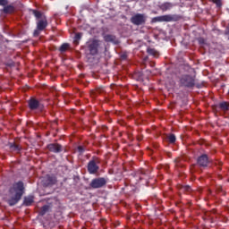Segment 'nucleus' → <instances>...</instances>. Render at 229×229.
Here are the masks:
<instances>
[{"label":"nucleus","mask_w":229,"mask_h":229,"mask_svg":"<svg viewBox=\"0 0 229 229\" xmlns=\"http://www.w3.org/2000/svg\"><path fill=\"white\" fill-rule=\"evenodd\" d=\"M24 191V183L22 182H18L13 184V188L10 189V199L7 200L10 207H13V205H17L21 199L22 198Z\"/></svg>","instance_id":"1"},{"label":"nucleus","mask_w":229,"mask_h":229,"mask_svg":"<svg viewBox=\"0 0 229 229\" xmlns=\"http://www.w3.org/2000/svg\"><path fill=\"white\" fill-rule=\"evenodd\" d=\"M86 47L89 52V55L96 56L99 53V48L101 47V41L96 38H90L86 43Z\"/></svg>","instance_id":"2"},{"label":"nucleus","mask_w":229,"mask_h":229,"mask_svg":"<svg viewBox=\"0 0 229 229\" xmlns=\"http://www.w3.org/2000/svg\"><path fill=\"white\" fill-rule=\"evenodd\" d=\"M180 85L187 89H192L196 85V78L192 75L183 74L180 78Z\"/></svg>","instance_id":"3"},{"label":"nucleus","mask_w":229,"mask_h":229,"mask_svg":"<svg viewBox=\"0 0 229 229\" xmlns=\"http://www.w3.org/2000/svg\"><path fill=\"white\" fill-rule=\"evenodd\" d=\"M146 19L148 17L145 14L136 13L131 18V22L135 26H142V24H146Z\"/></svg>","instance_id":"4"},{"label":"nucleus","mask_w":229,"mask_h":229,"mask_svg":"<svg viewBox=\"0 0 229 229\" xmlns=\"http://www.w3.org/2000/svg\"><path fill=\"white\" fill-rule=\"evenodd\" d=\"M106 185V179L104 177L95 178L89 183L91 189H101Z\"/></svg>","instance_id":"5"},{"label":"nucleus","mask_w":229,"mask_h":229,"mask_svg":"<svg viewBox=\"0 0 229 229\" xmlns=\"http://www.w3.org/2000/svg\"><path fill=\"white\" fill-rule=\"evenodd\" d=\"M173 21H176V16L171 14L157 16L152 19V22H173Z\"/></svg>","instance_id":"6"},{"label":"nucleus","mask_w":229,"mask_h":229,"mask_svg":"<svg viewBox=\"0 0 229 229\" xmlns=\"http://www.w3.org/2000/svg\"><path fill=\"white\" fill-rule=\"evenodd\" d=\"M41 183L44 187H53L56 183V177L53 175H46L42 177Z\"/></svg>","instance_id":"7"},{"label":"nucleus","mask_w":229,"mask_h":229,"mask_svg":"<svg viewBox=\"0 0 229 229\" xmlns=\"http://www.w3.org/2000/svg\"><path fill=\"white\" fill-rule=\"evenodd\" d=\"M88 171L89 174H96L97 171H99V166L96 164V161L91 160L88 164Z\"/></svg>","instance_id":"8"},{"label":"nucleus","mask_w":229,"mask_h":229,"mask_svg":"<svg viewBox=\"0 0 229 229\" xmlns=\"http://www.w3.org/2000/svg\"><path fill=\"white\" fill-rule=\"evenodd\" d=\"M197 162L200 167H207V165H208V157L202 155L198 158Z\"/></svg>","instance_id":"9"},{"label":"nucleus","mask_w":229,"mask_h":229,"mask_svg":"<svg viewBox=\"0 0 229 229\" xmlns=\"http://www.w3.org/2000/svg\"><path fill=\"white\" fill-rule=\"evenodd\" d=\"M37 28L38 31H43V30H46V28H47V20L46 18L39 20L37 23Z\"/></svg>","instance_id":"10"},{"label":"nucleus","mask_w":229,"mask_h":229,"mask_svg":"<svg viewBox=\"0 0 229 229\" xmlns=\"http://www.w3.org/2000/svg\"><path fill=\"white\" fill-rule=\"evenodd\" d=\"M49 151H52V153H60L62 151V145L52 143L48 145Z\"/></svg>","instance_id":"11"},{"label":"nucleus","mask_w":229,"mask_h":229,"mask_svg":"<svg viewBox=\"0 0 229 229\" xmlns=\"http://www.w3.org/2000/svg\"><path fill=\"white\" fill-rule=\"evenodd\" d=\"M29 106H30V110H37V108H38V106H40V102H38V100H37L35 98H31L29 101Z\"/></svg>","instance_id":"12"},{"label":"nucleus","mask_w":229,"mask_h":229,"mask_svg":"<svg viewBox=\"0 0 229 229\" xmlns=\"http://www.w3.org/2000/svg\"><path fill=\"white\" fill-rule=\"evenodd\" d=\"M106 42H112L113 44H117V38L114 35L107 34L104 37Z\"/></svg>","instance_id":"13"},{"label":"nucleus","mask_w":229,"mask_h":229,"mask_svg":"<svg viewBox=\"0 0 229 229\" xmlns=\"http://www.w3.org/2000/svg\"><path fill=\"white\" fill-rule=\"evenodd\" d=\"M173 6H174V4L166 2L164 3L163 4L160 5V8L163 10V12H167V10H171V8H173Z\"/></svg>","instance_id":"14"},{"label":"nucleus","mask_w":229,"mask_h":229,"mask_svg":"<svg viewBox=\"0 0 229 229\" xmlns=\"http://www.w3.org/2000/svg\"><path fill=\"white\" fill-rule=\"evenodd\" d=\"M9 148L11 151H15L16 153H19L21 151V147L19 145H16L15 143H9Z\"/></svg>","instance_id":"15"},{"label":"nucleus","mask_w":229,"mask_h":229,"mask_svg":"<svg viewBox=\"0 0 229 229\" xmlns=\"http://www.w3.org/2000/svg\"><path fill=\"white\" fill-rule=\"evenodd\" d=\"M47 212H49V206L45 205L41 208V209L39 211V215L46 216V214H47Z\"/></svg>","instance_id":"16"},{"label":"nucleus","mask_w":229,"mask_h":229,"mask_svg":"<svg viewBox=\"0 0 229 229\" xmlns=\"http://www.w3.org/2000/svg\"><path fill=\"white\" fill-rule=\"evenodd\" d=\"M31 203H33V197L30 196V197H26L24 199V205L26 207H30L31 205Z\"/></svg>","instance_id":"17"},{"label":"nucleus","mask_w":229,"mask_h":229,"mask_svg":"<svg viewBox=\"0 0 229 229\" xmlns=\"http://www.w3.org/2000/svg\"><path fill=\"white\" fill-rule=\"evenodd\" d=\"M13 12V5H4V13H12Z\"/></svg>","instance_id":"18"},{"label":"nucleus","mask_w":229,"mask_h":229,"mask_svg":"<svg viewBox=\"0 0 229 229\" xmlns=\"http://www.w3.org/2000/svg\"><path fill=\"white\" fill-rule=\"evenodd\" d=\"M219 107L221 108V110H224L225 112H226V110L229 109L228 103H226V102L220 103Z\"/></svg>","instance_id":"19"},{"label":"nucleus","mask_w":229,"mask_h":229,"mask_svg":"<svg viewBox=\"0 0 229 229\" xmlns=\"http://www.w3.org/2000/svg\"><path fill=\"white\" fill-rule=\"evenodd\" d=\"M167 140L171 144H174V142H176V136H174V134H170L167 136Z\"/></svg>","instance_id":"20"},{"label":"nucleus","mask_w":229,"mask_h":229,"mask_svg":"<svg viewBox=\"0 0 229 229\" xmlns=\"http://www.w3.org/2000/svg\"><path fill=\"white\" fill-rule=\"evenodd\" d=\"M69 47V44L64 43L63 44L60 48L59 51H61V53H65V51H67V48Z\"/></svg>","instance_id":"21"},{"label":"nucleus","mask_w":229,"mask_h":229,"mask_svg":"<svg viewBox=\"0 0 229 229\" xmlns=\"http://www.w3.org/2000/svg\"><path fill=\"white\" fill-rule=\"evenodd\" d=\"M148 55H151L152 56H157L158 55V52L155 50V48H148Z\"/></svg>","instance_id":"22"},{"label":"nucleus","mask_w":229,"mask_h":229,"mask_svg":"<svg viewBox=\"0 0 229 229\" xmlns=\"http://www.w3.org/2000/svg\"><path fill=\"white\" fill-rule=\"evenodd\" d=\"M33 15L36 17V19H42V13L38 11L33 10Z\"/></svg>","instance_id":"23"},{"label":"nucleus","mask_w":229,"mask_h":229,"mask_svg":"<svg viewBox=\"0 0 229 229\" xmlns=\"http://www.w3.org/2000/svg\"><path fill=\"white\" fill-rule=\"evenodd\" d=\"M81 33L75 34L74 42H76V44H78V40H81Z\"/></svg>","instance_id":"24"},{"label":"nucleus","mask_w":229,"mask_h":229,"mask_svg":"<svg viewBox=\"0 0 229 229\" xmlns=\"http://www.w3.org/2000/svg\"><path fill=\"white\" fill-rule=\"evenodd\" d=\"M137 176L140 177V180H144V171H140V173L137 174Z\"/></svg>","instance_id":"25"},{"label":"nucleus","mask_w":229,"mask_h":229,"mask_svg":"<svg viewBox=\"0 0 229 229\" xmlns=\"http://www.w3.org/2000/svg\"><path fill=\"white\" fill-rule=\"evenodd\" d=\"M8 4V0H0V6H6Z\"/></svg>","instance_id":"26"},{"label":"nucleus","mask_w":229,"mask_h":229,"mask_svg":"<svg viewBox=\"0 0 229 229\" xmlns=\"http://www.w3.org/2000/svg\"><path fill=\"white\" fill-rule=\"evenodd\" d=\"M213 3H215V4H216V6L220 7L221 6V0H212Z\"/></svg>","instance_id":"27"},{"label":"nucleus","mask_w":229,"mask_h":229,"mask_svg":"<svg viewBox=\"0 0 229 229\" xmlns=\"http://www.w3.org/2000/svg\"><path fill=\"white\" fill-rule=\"evenodd\" d=\"M78 151L81 155V153H83L85 151V148L83 147L80 146V147H78Z\"/></svg>","instance_id":"28"},{"label":"nucleus","mask_w":229,"mask_h":229,"mask_svg":"<svg viewBox=\"0 0 229 229\" xmlns=\"http://www.w3.org/2000/svg\"><path fill=\"white\" fill-rule=\"evenodd\" d=\"M182 191H191V186H189V185H187V186H182Z\"/></svg>","instance_id":"29"},{"label":"nucleus","mask_w":229,"mask_h":229,"mask_svg":"<svg viewBox=\"0 0 229 229\" xmlns=\"http://www.w3.org/2000/svg\"><path fill=\"white\" fill-rule=\"evenodd\" d=\"M226 33L229 35V26L227 27Z\"/></svg>","instance_id":"30"},{"label":"nucleus","mask_w":229,"mask_h":229,"mask_svg":"<svg viewBox=\"0 0 229 229\" xmlns=\"http://www.w3.org/2000/svg\"><path fill=\"white\" fill-rule=\"evenodd\" d=\"M199 42L201 43V42H203V40H202V39H199Z\"/></svg>","instance_id":"31"},{"label":"nucleus","mask_w":229,"mask_h":229,"mask_svg":"<svg viewBox=\"0 0 229 229\" xmlns=\"http://www.w3.org/2000/svg\"><path fill=\"white\" fill-rule=\"evenodd\" d=\"M37 33H38V31L36 30V31H35V34H37Z\"/></svg>","instance_id":"32"}]
</instances>
